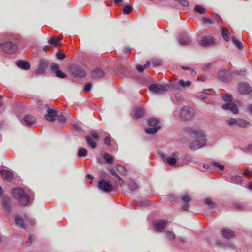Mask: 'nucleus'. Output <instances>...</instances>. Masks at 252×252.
Segmentation results:
<instances>
[{
	"label": "nucleus",
	"mask_w": 252,
	"mask_h": 252,
	"mask_svg": "<svg viewBox=\"0 0 252 252\" xmlns=\"http://www.w3.org/2000/svg\"><path fill=\"white\" fill-rule=\"evenodd\" d=\"M185 130L191 136L196 138V140L192 141L190 144V148L191 150H195L201 148L205 145L206 143V140L205 139L206 134L204 131L191 127H187Z\"/></svg>",
	"instance_id": "obj_1"
},
{
	"label": "nucleus",
	"mask_w": 252,
	"mask_h": 252,
	"mask_svg": "<svg viewBox=\"0 0 252 252\" xmlns=\"http://www.w3.org/2000/svg\"><path fill=\"white\" fill-rule=\"evenodd\" d=\"M13 196L19 200V203L23 206L27 205L29 201L28 195L24 193L23 189L20 188H16L13 190Z\"/></svg>",
	"instance_id": "obj_2"
},
{
	"label": "nucleus",
	"mask_w": 252,
	"mask_h": 252,
	"mask_svg": "<svg viewBox=\"0 0 252 252\" xmlns=\"http://www.w3.org/2000/svg\"><path fill=\"white\" fill-rule=\"evenodd\" d=\"M194 114L192 108L188 106L183 107L180 111V118L183 121L190 120L193 118Z\"/></svg>",
	"instance_id": "obj_3"
},
{
	"label": "nucleus",
	"mask_w": 252,
	"mask_h": 252,
	"mask_svg": "<svg viewBox=\"0 0 252 252\" xmlns=\"http://www.w3.org/2000/svg\"><path fill=\"white\" fill-rule=\"evenodd\" d=\"M159 122L156 118H151L149 120V125L150 128L145 129V131L148 134H154L156 133L160 128V126L159 125Z\"/></svg>",
	"instance_id": "obj_4"
},
{
	"label": "nucleus",
	"mask_w": 252,
	"mask_h": 252,
	"mask_svg": "<svg viewBox=\"0 0 252 252\" xmlns=\"http://www.w3.org/2000/svg\"><path fill=\"white\" fill-rule=\"evenodd\" d=\"M3 51L8 54H12L17 50V46L11 42H6L1 44Z\"/></svg>",
	"instance_id": "obj_5"
},
{
	"label": "nucleus",
	"mask_w": 252,
	"mask_h": 252,
	"mask_svg": "<svg viewBox=\"0 0 252 252\" xmlns=\"http://www.w3.org/2000/svg\"><path fill=\"white\" fill-rule=\"evenodd\" d=\"M45 107L47 108V113L45 115V119L48 121H54L57 116V110L49 105L46 104Z\"/></svg>",
	"instance_id": "obj_6"
},
{
	"label": "nucleus",
	"mask_w": 252,
	"mask_h": 252,
	"mask_svg": "<svg viewBox=\"0 0 252 252\" xmlns=\"http://www.w3.org/2000/svg\"><path fill=\"white\" fill-rule=\"evenodd\" d=\"M149 90L156 94H162L166 91L165 86L161 84H151L148 87Z\"/></svg>",
	"instance_id": "obj_7"
},
{
	"label": "nucleus",
	"mask_w": 252,
	"mask_h": 252,
	"mask_svg": "<svg viewBox=\"0 0 252 252\" xmlns=\"http://www.w3.org/2000/svg\"><path fill=\"white\" fill-rule=\"evenodd\" d=\"M99 189L105 192H110L113 190V186L108 182L102 180L99 182Z\"/></svg>",
	"instance_id": "obj_8"
},
{
	"label": "nucleus",
	"mask_w": 252,
	"mask_h": 252,
	"mask_svg": "<svg viewBox=\"0 0 252 252\" xmlns=\"http://www.w3.org/2000/svg\"><path fill=\"white\" fill-rule=\"evenodd\" d=\"M167 221L165 220H159L154 223V227L157 231H161L166 226Z\"/></svg>",
	"instance_id": "obj_9"
},
{
	"label": "nucleus",
	"mask_w": 252,
	"mask_h": 252,
	"mask_svg": "<svg viewBox=\"0 0 252 252\" xmlns=\"http://www.w3.org/2000/svg\"><path fill=\"white\" fill-rule=\"evenodd\" d=\"M72 73L79 77H84L86 73L85 70L80 66L77 65H72L70 67Z\"/></svg>",
	"instance_id": "obj_10"
},
{
	"label": "nucleus",
	"mask_w": 252,
	"mask_h": 252,
	"mask_svg": "<svg viewBox=\"0 0 252 252\" xmlns=\"http://www.w3.org/2000/svg\"><path fill=\"white\" fill-rule=\"evenodd\" d=\"M180 154L178 152H173L170 156L167 157L166 160L168 164L174 166L176 165L179 159Z\"/></svg>",
	"instance_id": "obj_11"
},
{
	"label": "nucleus",
	"mask_w": 252,
	"mask_h": 252,
	"mask_svg": "<svg viewBox=\"0 0 252 252\" xmlns=\"http://www.w3.org/2000/svg\"><path fill=\"white\" fill-rule=\"evenodd\" d=\"M215 39L210 36L203 37L200 41V44L204 47H208L215 44Z\"/></svg>",
	"instance_id": "obj_12"
},
{
	"label": "nucleus",
	"mask_w": 252,
	"mask_h": 252,
	"mask_svg": "<svg viewBox=\"0 0 252 252\" xmlns=\"http://www.w3.org/2000/svg\"><path fill=\"white\" fill-rule=\"evenodd\" d=\"M222 107L224 110L231 111L234 114H236L238 113V109L237 106L233 103H228L223 104L222 105Z\"/></svg>",
	"instance_id": "obj_13"
},
{
	"label": "nucleus",
	"mask_w": 252,
	"mask_h": 252,
	"mask_svg": "<svg viewBox=\"0 0 252 252\" xmlns=\"http://www.w3.org/2000/svg\"><path fill=\"white\" fill-rule=\"evenodd\" d=\"M3 208L8 215L11 213V206L9 197H5L3 200Z\"/></svg>",
	"instance_id": "obj_14"
},
{
	"label": "nucleus",
	"mask_w": 252,
	"mask_h": 252,
	"mask_svg": "<svg viewBox=\"0 0 252 252\" xmlns=\"http://www.w3.org/2000/svg\"><path fill=\"white\" fill-rule=\"evenodd\" d=\"M238 89L239 92L242 94H247L251 91V88L245 83L240 84Z\"/></svg>",
	"instance_id": "obj_15"
},
{
	"label": "nucleus",
	"mask_w": 252,
	"mask_h": 252,
	"mask_svg": "<svg viewBox=\"0 0 252 252\" xmlns=\"http://www.w3.org/2000/svg\"><path fill=\"white\" fill-rule=\"evenodd\" d=\"M48 62L45 60H41L38 67L36 70L38 74H41L44 73L46 68L48 66Z\"/></svg>",
	"instance_id": "obj_16"
},
{
	"label": "nucleus",
	"mask_w": 252,
	"mask_h": 252,
	"mask_svg": "<svg viewBox=\"0 0 252 252\" xmlns=\"http://www.w3.org/2000/svg\"><path fill=\"white\" fill-rule=\"evenodd\" d=\"M0 173L3 179L7 181L10 182L13 179V174L10 171L3 170L0 172Z\"/></svg>",
	"instance_id": "obj_17"
},
{
	"label": "nucleus",
	"mask_w": 252,
	"mask_h": 252,
	"mask_svg": "<svg viewBox=\"0 0 252 252\" xmlns=\"http://www.w3.org/2000/svg\"><path fill=\"white\" fill-rule=\"evenodd\" d=\"M221 233L223 237L226 239H231L235 237L234 232L228 228L222 229Z\"/></svg>",
	"instance_id": "obj_18"
},
{
	"label": "nucleus",
	"mask_w": 252,
	"mask_h": 252,
	"mask_svg": "<svg viewBox=\"0 0 252 252\" xmlns=\"http://www.w3.org/2000/svg\"><path fill=\"white\" fill-rule=\"evenodd\" d=\"M183 202H185V204L183 205L182 207V210L187 211L188 210L189 208V205L188 202H190L191 200V198L188 194H186L183 195L181 198Z\"/></svg>",
	"instance_id": "obj_19"
},
{
	"label": "nucleus",
	"mask_w": 252,
	"mask_h": 252,
	"mask_svg": "<svg viewBox=\"0 0 252 252\" xmlns=\"http://www.w3.org/2000/svg\"><path fill=\"white\" fill-rule=\"evenodd\" d=\"M91 75L93 78L97 79L103 77L104 73L102 69L97 68L92 71Z\"/></svg>",
	"instance_id": "obj_20"
},
{
	"label": "nucleus",
	"mask_w": 252,
	"mask_h": 252,
	"mask_svg": "<svg viewBox=\"0 0 252 252\" xmlns=\"http://www.w3.org/2000/svg\"><path fill=\"white\" fill-rule=\"evenodd\" d=\"M61 38L60 37H57L55 36L51 37L49 40L48 43L50 44L52 47H57L61 45Z\"/></svg>",
	"instance_id": "obj_21"
},
{
	"label": "nucleus",
	"mask_w": 252,
	"mask_h": 252,
	"mask_svg": "<svg viewBox=\"0 0 252 252\" xmlns=\"http://www.w3.org/2000/svg\"><path fill=\"white\" fill-rule=\"evenodd\" d=\"M17 65L20 68L27 70L30 67V63L26 61L19 60L16 63Z\"/></svg>",
	"instance_id": "obj_22"
},
{
	"label": "nucleus",
	"mask_w": 252,
	"mask_h": 252,
	"mask_svg": "<svg viewBox=\"0 0 252 252\" xmlns=\"http://www.w3.org/2000/svg\"><path fill=\"white\" fill-rule=\"evenodd\" d=\"M134 117L136 119L141 118L145 114V112L143 108L137 107L133 111Z\"/></svg>",
	"instance_id": "obj_23"
},
{
	"label": "nucleus",
	"mask_w": 252,
	"mask_h": 252,
	"mask_svg": "<svg viewBox=\"0 0 252 252\" xmlns=\"http://www.w3.org/2000/svg\"><path fill=\"white\" fill-rule=\"evenodd\" d=\"M179 41L181 45H188L190 43L191 40L188 36L183 35L180 37Z\"/></svg>",
	"instance_id": "obj_24"
},
{
	"label": "nucleus",
	"mask_w": 252,
	"mask_h": 252,
	"mask_svg": "<svg viewBox=\"0 0 252 252\" xmlns=\"http://www.w3.org/2000/svg\"><path fill=\"white\" fill-rule=\"evenodd\" d=\"M237 125L241 128H245L250 126V123L247 121L237 118Z\"/></svg>",
	"instance_id": "obj_25"
},
{
	"label": "nucleus",
	"mask_w": 252,
	"mask_h": 252,
	"mask_svg": "<svg viewBox=\"0 0 252 252\" xmlns=\"http://www.w3.org/2000/svg\"><path fill=\"white\" fill-rule=\"evenodd\" d=\"M24 120L27 125H31L35 122L36 119L32 116L27 115L24 118Z\"/></svg>",
	"instance_id": "obj_26"
},
{
	"label": "nucleus",
	"mask_w": 252,
	"mask_h": 252,
	"mask_svg": "<svg viewBox=\"0 0 252 252\" xmlns=\"http://www.w3.org/2000/svg\"><path fill=\"white\" fill-rule=\"evenodd\" d=\"M85 139L88 144L92 148L94 149L97 146L96 143L90 136L87 135L85 136Z\"/></svg>",
	"instance_id": "obj_27"
},
{
	"label": "nucleus",
	"mask_w": 252,
	"mask_h": 252,
	"mask_svg": "<svg viewBox=\"0 0 252 252\" xmlns=\"http://www.w3.org/2000/svg\"><path fill=\"white\" fill-rule=\"evenodd\" d=\"M15 221L16 224L22 228H25L24 221L22 218L20 216H16L15 217Z\"/></svg>",
	"instance_id": "obj_28"
},
{
	"label": "nucleus",
	"mask_w": 252,
	"mask_h": 252,
	"mask_svg": "<svg viewBox=\"0 0 252 252\" xmlns=\"http://www.w3.org/2000/svg\"><path fill=\"white\" fill-rule=\"evenodd\" d=\"M104 160L108 163H111L113 160V156L109 153H106L103 155Z\"/></svg>",
	"instance_id": "obj_29"
},
{
	"label": "nucleus",
	"mask_w": 252,
	"mask_h": 252,
	"mask_svg": "<svg viewBox=\"0 0 252 252\" xmlns=\"http://www.w3.org/2000/svg\"><path fill=\"white\" fill-rule=\"evenodd\" d=\"M194 9L196 12L201 14H204L206 12L205 8L200 5H196Z\"/></svg>",
	"instance_id": "obj_30"
},
{
	"label": "nucleus",
	"mask_w": 252,
	"mask_h": 252,
	"mask_svg": "<svg viewBox=\"0 0 252 252\" xmlns=\"http://www.w3.org/2000/svg\"><path fill=\"white\" fill-rule=\"evenodd\" d=\"M165 235L166 237L170 240H173L175 239V235L172 231H165Z\"/></svg>",
	"instance_id": "obj_31"
},
{
	"label": "nucleus",
	"mask_w": 252,
	"mask_h": 252,
	"mask_svg": "<svg viewBox=\"0 0 252 252\" xmlns=\"http://www.w3.org/2000/svg\"><path fill=\"white\" fill-rule=\"evenodd\" d=\"M231 181L235 184H240L242 182V177L239 176H233L231 177Z\"/></svg>",
	"instance_id": "obj_32"
},
{
	"label": "nucleus",
	"mask_w": 252,
	"mask_h": 252,
	"mask_svg": "<svg viewBox=\"0 0 252 252\" xmlns=\"http://www.w3.org/2000/svg\"><path fill=\"white\" fill-rule=\"evenodd\" d=\"M222 35L223 39L226 41H228L229 38L228 35V30L226 28H223L222 29Z\"/></svg>",
	"instance_id": "obj_33"
},
{
	"label": "nucleus",
	"mask_w": 252,
	"mask_h": 252,
	"mask_svg": "<svg viewBox=\"0 0 252 252\" xmlns=\"http://www.w3.org/2000/svg\"><path fill=\"white\" fill-rule=\"evenodd\" d=\"M116 169L118 172L121 173L123 175H126V170L124 166L121 165H117L116 166Z\"/></svg>",
	"instance_id": "obj_34"
},
{
	"label": "nucleus",
	"mask_w": 252,
	"mask_h": 252,
	"mask_svg": "<svg viewBox=\"0 0 252 252\" xmlns=\"http://www.w3.org/2000/svg\"><path fill=\"white\" fill-rule=\"evenodd\" d=\"M129 188L131 191H135L138 189V186L134 181H131L129 183Z\"/></svg>",
	"instance_id": "obj_35"
},
{
	"label": "nucleus",
	"mask_w": 252,
	"mask_h": 252,
	"mask_svg": "<svg viewBox=\"0 0 252 252\" xmlns=\"http://www.w3.org/2000/svg\"><path fill=\"white\" fill-rule=\"evenodd\" d=\"M179 85L182 87H189L190 85L191 82L189 81H184L183 80H180L178 82Z\"/></svg>",
	"instance_id": "obj_36"
},
{
	"label": "nucleus",
	"mask_w": 252,
	"mask_h": 252,
	"mask_svg": "<svg viewBox=\"0 0 252 252\" xmlns=\"http://www.w3.org/2000/svg\"><path fill=\"white\" fill-rule=\"evenodd\" d=\"M232 40L233 44H235L238 49H242V44L241 43V42L238 41L235 37H232Z\"/></svg>",
	"instance_id": "obj_37"
},
{
	"label": "nucleus",
	"mask_w": 252,
	"mask_h": 252,
	"mask_svg": "<svg viewBox=\"0 0 252 252\" xmlns=\"http://www.w3.org/2000/svg\"><path fill=\"white\" fill-rule=\"evenodd\" d=\"M204 202L210 208H213L215 206V203L209 198H205L204 199Z\"/></svg>",
	"instance_id": "obj_38"
},
{
	"label": "nucleus",
	"mask_w": 252,
	"mask_h": 252,
	"mask_svg": "<svg viewBox=\"0 0 252 252\" xmlns=\"http://www.w3.org/2000/svg\"><path fill=\"white\" fill-rule=\"evenodd\" d=\"M87 154V151L86 149L83 148H81L78 152V155L79 157H83L86 156Z\"/></svg>",
	"instance_id": "obj_39"
},
{
	"label": "nucleus",
	"mask_w": 252,
	"mask_h": 252,
	"mask_svg": "<svg viewBox=\"0 0 252 252\" xmlns=\"http://www.w3.org/2000/svg\"><path fill=\"white\" fill-rule=\"evenodd\" d=\"M237 119L236 118H230L226 121V123L229 126H232L233 125H237Z\"/></svg>",
	"instance_id": "obj_40"
},
{
	"label": "nucleus",
	"mask_w": 252,
	"mask_h": 252,
	"mask_svg": "<svg viewBox=\"0 0 252 252\" xmlns=\"http://www.w3.org/2000/svg\"><path fill=\"white\" fill-rule=\"evenodd\" d=\"M55 74L57 77L61 78H65L67 77V75L60 70H56Z\"/></svg>",
	"instance_id": "obj_41"
},
{
	"label": "nucleus",
	"mask_w": 252,
	"mask_h": 252,
	"mask_svg": "<svg viewBox=\"0 0 252 252\" xmlns=\"http://www.w3.org/2000/svg\"><path fill=\"white\" fill-rule=\"evenodd\" d=\"M132 10V7L129 5H126L123 9L124 13L127 14L130 13Z\"/></svg>",
	"instance_id": "obj_42"
},
{
	"label": "nucleus",
	"mask_w": 252,
	"mask_h": 252,
	"mask_svg": "<svg viewBox=\"0 0 252 252\" xmlns=\"http://www.w3.org/2000/svg\"><path fill=\"white\" fill-rule=\"evenodd\" d=\"M202 20L204 24H212L214 23L213 19L209 17H203Z\"/></svg>",
	"instance_id": "obj_43"
},
{
	"label": "nucleus",
	"mask_w": 252,
	"mask_h": 252,
	"mask_svg": "<svg viewBox=\"0 0 252 252\" xmlns=\"http://www.w3.org/2000/svg\"><path fill=\"white\" fill-rule=\"evenodd\" d=\"M176 2L180 3L183 6H188L189 2L186 0H174Z\"/></svg>",
	"instance_id": "obj_44"
},
{
	"label": "nucleus",
	"mask_w": 252,
	"mask_h": 252,
	"mask_svg": "<svg viewBox=\"0 0 252 252\" xmlns=\"http://www.w3.org/2000/svg\"><path fill=\"white\" fill-rule=\"evenodd\" d=\"M232 95L228 94L224 95L223 97V100L227 102H230L232 100Z\"/></svg>",
	"instance_id": "obj_45"
},
{
	"label": "nucleus",
	"mask_w": 252,
	"mask_h": 252,
	"mask_svg": "<svg viewBox=\"0 0 252 252\" xmlns=\"http://www.w3.org/2000/svg\"><path fill=\"white\" fill-rule=\"evenodd\" d=\"M212 18L214 19V20H213V21H216L217 22H220L222 21L220 16H219V15H218L216 14H214L212 15Z\"/></svg>",
	"instance_id": "obj_46"
},
{
	"label": "nucleus",
	"mask_w": 252,
	"mask_h": 252,
	"mask_svg": "<svg viewBox=\"0 0 252 252\" xmlns=\"http://www.w3.org/2000/svg\"><path fill=\"white\" fill-rule=\"evenodd\" d=\"M244 174L249 178H251L252 177V169L245 171Z\"/></svg>",
	"instance_id": "obj_47"
},
{
	"label": "nucleus",
	"mask_w": 252,
	"mask_h": 252,
	"mask_svg": "<svg viewBox=\"0 0 252 252\" xmlns=\"http://www.w3.org/2000/svg\"><path fill=\"white\" fill-rule=\"evenodd\" d=\"M136 68L138 71L142 72L146 68V65H141L138 64L137 65Z\"/></svg>",
	"instance_id": "obj_48"
},
{
	"label": "nucleus",
	"mask_w": 252,
	"mask_h": 252,
	"mask_svg": "<svg viewBox=\"0 0 252 252\" xmlns=\"http://www.w3.org/2000/svg\"><path fill=\"white\" fill-rule=\"evenodd\" d=\"M57 57L59 59H63L65 58V54L64 53L58 52L57 53Z\"/></svg>",
	"instance_id": "obj_49"
},
{
	"label": "nucleus",
	"mask_w": 252,
	"mask_h": 252,
	"mask_svg": "<svg viewBox=\"0 0 252 252\" xmlns=\"http://www.w3.org/2000/svg\"><path fill=\"white\" fill-rule=\"evenodd\" d=\"M212 165L215 166L216 167H217L219 168L221 170H223L224 169V166L221 165L219 162H214V163H212Z\"/></svg>",
	"instance_id": "obj_50"
},
{
	"label": "nucleus",
	"mask_w": 252,
	"mask_h": 252,
	"mask_svg": "<svg viewBox=\"0 0 252 252\" xmlns=\"http://www.w3.org/2000/svg\"><path fill=\"white\" fill-rule=\"evenodd\" d=\"M33 239L34 238H33V237L32 235H30L28 237V240L26 242V244L27 246L30 245L32 244Z\"/></svg>",
	"instance_id": "obj_51"
},
{
	"label": "nucleus",
	"mask_w": 252,
	"mask_h": 252,
	"mask_svg": "<svg viewBox=\"0 0 252 252\" xmlns=\"http://www.w3.org/2000/svg\"><path fill=\"white\" fill-rule=\"evenodd\" d=\"M104 143L108 145H110L111 138L109 137H106L104 140Z\"/></svg>",
	"instance_id": "obj_52"
},
{
	"label": "nucleus",
	"mask_w": 252,
	"mask_h": 252,
	"mask_svg": "<svg viewBox=\"0 0 252 252\" xmlns=\"http://www.w3.org/2000/svg\"><path fill=\"white\" fill-rule=\"evenodd\" d=\"M91 86L92 85L90 83L87 84L84 87V91L86 92H88L91 89Z\"/></svg>",
	"instance_id": "obj_53"
},
{
	"label": "nucleus",
	"mask_w": 252,
	"mask_h": 252,
	"mask_svg": "<svg viewBox=\"0 0 252 252\" xmlns=\"http://www.w3.org/2000/svg\"><path fill=\"white\" fill-rule=\"evenodd\" d=\"M91 135L93 138H94L96 140H98L99 138V135L97 133H95L94 132H91Z\"/></svg>",
	"instance_id": "obj_54"
},
{
	"label": "nucleus",
	"mask_w": 252,
	"mask_h": 252,
	"mask_svg": "<svg viewBox=\"0 0 252 252\" xmlns=\"http://www.w3.org/2000/svg\"><path fill=\"white\" fill-rule=\"evenodd\" d=\"M58 120L62 122H64L65 121V118L63 115H59L58 116Z\"/></svg>",
	"instance_id": "obj_55"
},
{
	"label": "nucleus",
	"mask_w": 252,
	"mask_h": 252,
	"mask_svg": "<svg viewBox=\"0 0 252 252\" xmlns=\"http://www.w3.org/2000/svg\"><path fill=\"white\" fill-rule=\"evenodd\" d=\"M59 66L57 64H54L52 66V69L55 71V72L56 71V70H59Z\"/></svg>",
	"instance_id": "obj_56"
},
{
	"label": "nucleus",
	"mask_w": 252,
	"mask_h": 252,
	"mask_svg": "<svg viewBox=\"0 0 252 252\" xmlns=\"http://www.w3.org/2000/svg\"><path fill=\"white\" fill-rule=\"evenodd\" d=\"M183 69H188L191 72V75L192 76H194L195 75V72L191 68L189 67H182Z\"/></svg>",
	"instance_id": "obj_57"
},
{
	"label": "nucleus",
	"mask_w": 252,
	"mask_h": 252,
	"mask_svg": "<svg viewBox=\"0 0 252 252\" xmlns=\"http://www.w3.org/2000/svg\"><path fill=\"white\" fill-rule=\"evenodd\" d=\"M153 63L155 66H159L160 65L161 63L160 61H153Z\"/></svg>",
	"instance_id": "obj_58"
},
{
	"label": "nucleus",
	"mask_w": 252,
	"mask_h": 252,
	"mask_svg": "<svg viewBox=\"0 0 252 252\" xmlns=\"http://www.w3.org/2000/svg\"><path fill=\"white\" fill-rule=\"evenodd\" d=\"M110 173L113 176H115L116 177H118L119 176L116 174L115 170L114 169H110L109 170Z\"/></svg>",
	"instance_id": "obj_59"
},
{
	"label": "nucleus",
	"mask_w": 252,
	"mask_h": 252,
	"mask_svg": "<svg viewBox=\"0 0 252 252\" xmlns=\"http://www.w3.org/2000/svg\"><path fill=\"white\" fill-rule=\"evenodd\" d=\"M117 178L119 180V185L121 186H123L125 184L124 181L119 176H118Z\"/></svg>",
	"instance_id": "obj_60"
},
{
	"label": "nucleus",
	"mask_w": 252,
	"mask_h": 252,
	"mask_svg": "<svg viewBox=\"0 0 252 252\" xmlns=\"http://www.w3.org/2000/svg\"><path fill=\"white\" fill-rule=\"evenodd\" d=\"M192 158L190 156H187L185 157V160L188 161H192Z\"/></svg>",
	"instance_id": "obj_61"
},
{
	"label": "nucleus",
	"mask_w": 252,
	"mask_h": 252,
	"mask_svg": "<svg viewBox=\"0 0 252 252\" xmlns=\"http://www.w3.org/2000/svg\"><path fill=\"white\" fill-rule=\"evenodd\" d=\"M248 110L252 114V104H251L248 106Z\"/></svg>",
	"instance_id": "obj_62"
},
{
	"label": "nucleus",
	"mask_w": 252,
	"mask_h": 252,
	"mask_svg": "<svg viewBox=\"0 0 252 252\" xmlns=\"http://www.w3.org/2000/svg\"><path fill=\"white\" fill-rule=\"evenodd\" d=\"M49 48H50L49 46H44V47H43V50L45 51H46L49 50Z\"/></svg>",
	"instance_id": "obj_63"
},
{
	"label": "nucleus",
	"mask_w": 252,
	"mask_h": 252,
	"mask_svg": "<svg viewBox=\"0 0 252 252\" xmlns=\"http://www.w3.org/2000/svg\"><path fill=\"white\" fill-rule=\"evenodd\" d=\"M122 1V0H114V3L116 4H118L120 3H121Z\"/></svg>",
	"instance_id": "obj_64"
}]
</instances>
